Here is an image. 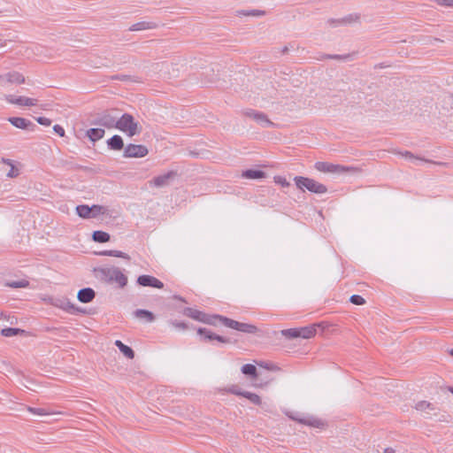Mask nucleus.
Wrapping results in <instances>:
<instances>
[{"instance_id":"37","label":"nucleus","mask_w":453,"mask_h":453,"mask_svg":"<svg viewBox=\"0 0 453 453\" xmlns=\"http://www.w3.org/2000/svg\"><path fill=\"white\" fill-rule=\"evenodd\" d=\"M360 15L357 13H350L341 19V22L344 25L359 21Z\"/></svg>"},{"instance_id":"24","label":"nucleus","mask_w":453,"mask_h":453,"mask_svg":"<svg viewBox=\"0 0 453 453\" xmlns=\"http://www.w3.org/2000/svg\"><path fill=\"white\" fill-rule=\"evenodd\" d=\"M96 254L99 256L115 257H120V258H124L127 260H130L129 255L123 251H120V250H104L97 252Z\"/></svg>"},{"instance_id":"53","label":"nucleus","mask_w":453,"mask_h":453,"mask_svg":"<svg viewBox=\"0 0 453 453\" xmlns=\"http://www.w3.org/2000/svg\"><path fill=\"white\" fill-rule=\"evenodd\" d=\"M0 320H10V316L4 313L3 311H0Z\"/></svg>"},{"instance_id":"30","label":"nucleus","mask_w":453,"mask_h":453,"mask_svg":"<svg viewBox=\"0 0 453 453\" xmlns=\"http://www.w3.org/2000/svg\"><path fill=\"white\" fill-rule=\"evenodd\" d=\"M298 330L300 332L299 338L310 339L316 334V328L314 327V326L298 327Z\"/></svg>"},{"instance_id":"18","label":"nucleus","mask_w":453,"mask_h":453,"mask_svg":"<svg viewBox=\"0 0 453 453\" xmlns=\"http://www.w3.org/2000/svg\"><path fill=\"white\" fill-rule=\"evenodd\" d=\"M184 316L189 317L195 320L202 322L204 318L205 313L203 311H198L196 309L191 307H186L182 311Z\"/></svg>"},{"instance_id":"17","label":"nucleus","mask_w":453,"mask_h":453,"mask_svg":"<svg viewBox=\"0 0 453 453\" xmlns=\"http://www.w3.org/2000/svg\"><path fill=\"white\" fill-rule=\"evenodd\" d=\"M157 27V24L152 21H140L137 23L133 24L129 27V31H142V30H149V29H154Z\"/></svg>"},{"instance_id":"59","label":"nucleus","mask_w":453,"mask_h":453,"mask_svg":"<svg viewBox=\"0 0 453 453\" xmlns=\"http://www.w3.org/2000/svg\"><path fill=\"white\" fill-rule=\"evenodd\" d=\"M379 67L382 68L384 67V65H382L381 64L379 65Z\"/></svg>"},{"instance_id":"3","label":"nucleus","mask_w":453,"mask_h":453,"mask_svg":"<svg viewBox=\"0 0 453 453\" xmlns=\"http://www.w3.org/2000/svg\"><path fill=\"white\" fill-rule=\"evenodd\" d=\"M294 181L296 186L302 191L307 189L308 191L314 194H325L327 192V188L326 185L308 177L296 176L294 178Z\"/></svg>"},{"instance_id":"22","label":"nucleus","mask_w":453,"mask_h":453,"mask_svg":"<svg viewBox=\"0 0 453 453\" xmlns=\"http://www.w3.org/2000/svg\"><path fill=\"white\" fill-rule=\"evenodd\" d=\"M27 332L24 329L17 327H5L1 330V335L4 337H13L17 335H25Z\"/></svg>"},{"instance_id":"21","label":"nucleus","mask_w":453,"mask_h":453,"mask_svg":"<svg viewBox=\"0 0 453 453\" xmlns=\"http://www.w3.org/2000/svg\"><path fill=\"white\" fill-rule=\"evenodd\" d=\"M104 133L103 128H89L87 130V136L91 142H96L104 137Z\"/></svg>"},{"instance_id":"6","label":"nucleus","mask_w":453,"mask_h":453,"mask_svg":"<svg viewBox=\"0 0 453 453\" xmlns=\"http://www.w3.org/2000/svg\"><path fill=\"white\" fill-rule=\"evenodd\" d=\"M52 304L70 314L86 313L85 309L76 306L68 298H56Z\"/></svg>"},{"instance_id":"14","label":"nucleus","mask_w":453,"mask_h":453,"mask_svg":"<svg viewBox=\"0 0 453 453\" xmlns=\"http://www.w3.org/2000/svg\"><path fill=\"white\" fill-rule=\"evenodd\" d=\"M177 175L174 171H169L164 174L155 176L150 183L157 188L165 187L169 184L170 180L173 179Z\"/></svg>"},{"instance_id":"43","label":"nucleus","mask_w":453,"mask_h":453,"mask_svg":"<svg viewBox=\"0 0 453 453\" xmlns=\"http://www.w3.org/2000/svg\"><path fill=\"white\" fill-rule=\"evenodd\" d=\"M169 324L179 330H186L188 327V324L183 321L170 320Z\"/></svg>"},{"instance_id":"39","label":"nucleus","mask_w":453,"mask_h":453,"mask_svg":"<svg viewBox=\"0 0 453 453\" xmlns=\"http://www.w3.org/2000/svg\"><path fill=\"white\" fill-rule=\"evenodd\" d=\"M91 209V218H96L100 214H104L107 211V209L104 206L94 204L90 206Z\"/></svg>"},{"instance_id":"51","label":"nucleus","mask_w":453,"mask_h":453,"mask_svg":"<svg viewBox=\"0 0 453 453\" xmlns=\"http://www.w3.org/2000/svg\"><path fill=\"white\" fill-rule=\"evenodd\" d=\"M53 130L56 134H58L60 137L65 136V129L60 125H55L53 126Z\"/></svg>"},{"instance_id":"35","label":"nucleus","mask_w":453,"mask_h":453,"mask_svg":"<svg viewBox=\"0 0 453 453\" xmlns=\"http://www.w3.org/2000/svg\"><path fill=\"white\" fill-rule=\"evenodd\" d=\"M242 396L249 399L252 403L256 405H260L262 403L260 396L255 393L243 391Z\"/></svg>"},{"instance_id":"7","label":"nucleus","mask_w":453,"mask_h":453,"mask_svg":"<svg viewBox=\"0 0 453 453\" xmlns=\"http://www.w3.org/2000/svg\"><path fill=\"white\" fill-rule=\"evenodd\" d=\"M149 150L145 145L130 143L124 149L123 157H143L147 156Z\"/></svg>"},{"instance_id":"29","label":"nucleus","mask_w":453,"mask_h":453,"mask_svg":"<svg viewBox=\"0 0 453 453\" xmlns=\"http://www.w3.org/2000/svg\"><path fill=\"white\" fill-rule=\"evenodd\" d=\"M415 409L419 411H425L427 414H430V411H434L436 410L435 406L426 401H419L416 403Z\"/></svg>"},{"instance_id":"36","label":"nucleus","mask_w":453,"mask_h":453,"mask_svg":"<svg viewBox=\"0 0 453 453\" xmlns=\"http://www.w3.org/2000/svg\"><path fill=\"white\" fill-rule=\"evenodd\" d=\"M27 411L30 413L38 416H46L53 413L52 411L46 408L27 407Z\"/></svg>"},{"instance_id":"34","label":"nucleus","mask_w":453,"mask_h":453,"mask_svg":"<svg viewBox=\"0 0 453 453\" xmlns=\"http://www.w3.org/2000/svg\"><path fill=\"white\" fill-rule=\"evenodd\" d=\"M280 334L288 340L296 339L300 337V332L298 328L284 329L281 330Z\"/></svg>"},{"instance_id":"27","label":"nucleus","mask_w":453,"mask_h":453,"mask_svg":"<svg viewBox=\"0 0 453 453\" xmlns=\"http://www.w3.org/2000/svg\"><path fill=\"white\" fill-rule=\"evenodd\" d=\"M134 316L138 319H145L148 322L154 321L156 318L152 311L144 309H137L134 311Z\"/></svg>"},{"instance_id":"26","label":"nucleus","mask_w":453,"mask_h":453,"mask_svg":"<svg viewBox=\"0 0 453 453\" xmlns=\"http://www.w3.org/2000/svg\"><path fill=\"white\" fill-rule=\"evenodd\" d=\"M111 239L110 234L107 232L96 230L92 234V240L96 242L104 243L109 242Z\"/></svg>"},{"instance_id":"32","label":"nucleus","mask_w":453,"mask_h":453,"mask_svg":"<svg viewBox=\"0 0 453 453\" xmlns=\"http://www.w3.org/2000/svg\"><path fill=\"white\" fill-rule=\"evenodd\" d=\"M399 154L401 156L410 159V160L431 163V164H435V165H442V163H437V162H434V161H432V160H429V159H426L424 157H420L415 156L413 153H411V151H408V150H406L404 152H399Z\"/></svg>"},{"instance_id":"44","label":"nucleus","mask_w":453,"mask_h":453,"mask_svg":"<svg viewBox=\"0 0 453 453\" xmlns=\"http://www.w3.org/2000/svg\"><path fill=\"white\" fill-rule=\"evenodd\" d=\"M226 391L233 395H241V396H242V394H243V390H242L238 385H232V386L228 387Z\"/></svg>"},{"instance_id":"38","label":"nucleus","mask_w":453,"mask_h":453,"mask_svg":"<svg viewBox=\"0 0 453 453\" xmlns=\"http://www.w3.org/2000/svg\"><path fill=\"white\" fill-rule=\"evenodd\" d=\"M6 285L12 288H21L28 287L29 281L27 280H12V281L7 282Z\"/></svg>"},{"instance_id":"20","label":"nucleus","mask_w":453,"mask_h":453,"mask_svg":"<svg viewBox=\"0 0 453 453\" xmlns=\"http://www.w3.org/2000/svg\"><path fill=\"white\" fill-rule=\"evenodd\" d=\"M115 346L127 358L133 359L134 357V349L131 347L124 344L120 340H116L115 341Z\"/></svg>"},{"instance_id":"2","label":"nucleus","mask_w":453,"mask_h":453,"mask_svg":"<svg viewBox=\"0 0 453 453\" xmlns=\"http://www.w3.org/2000/svg\"><path fill=\"white\" fill-rule=\"evenodd\" d=\"M117 129L127 133L129 137H132L142 132V126L139 122L135 121L133 115L124 113L119 119H118Z\"/></svg>"},{"instance_id":"46","label":"nucleus","mask_w":453,"mask_h":453,"mask_svg":"<svg viewBox=\"0 0 453 453\" xmlns=\"http://www.w3.org/2000/svg\"><path fill=\"white\" fill-rule=\"evenodd\" d=\"M6 175L9 178H16L19 175V170L12 164Z\"/></svg>"},{"instance_id":"13","label":"nucleus","mask_w":453,"mask_h":453,"mask_svg":"<svg viewBox=\"0 0 453 453\" xmlns=\"http://www.w3.org/2000/svg\"><path fill=\"white\" fill-rule=\"evenodd\" d=\"M8 121L17 128L25 129V130H35L36 128V125L34 124L27 119L21 117H11L8 119Z\"/></svg>"},{"instance_id":"4","label":"nucleus","mask_w":453,"mask_h":453,"mask_svg":"<svg viewBox=\"0 0 453 453\" xmlns=\"http://www.w3.org/2000/svg\"><path fill=\"white\" fill-rule=\"evenodd\" d=\"M314 168L321 173H344L349 171L354 170L353 167L344 166L341 165H334L328 162L319 161L314 165Z\"/></svg>"},{"instance_id":"45","label":"nucleus","mask_w":453,"mask_h":453,"mask_svg":"<svg viewBox=\"0 0 453 453\" xmlns=\"http://www.w3.org/2000/svg\"><path fill=\"white\" fill-rule=\"evenodd\" d=\"M111 80L121 81H135V80H134L130 75H127V74L113 75V76H111Z\"/></svg>"},{"instance_id":"12","label":"nucleus","mask_w":453,"mask_h":453,"mask_svg":"<svg viewBox=\"0 0 453 453\" xmlns=\"http://www.w3.org/2000/svg\"><path fill=\"white\" fill-rule=\"evenodd\" d=\"M5 100L12 104L20 106H35L37 104V99L26 97V96H15L13 95L5 96Z\"/></svg>"},{"instance_id":"49","label":"nucleus","mask_w":453,"mask_h":453,"mask_svg":"<svg viewBox=\"0 0 453 453\" xmlns=\"http://www.w3.org/2000/svg\"><path fill=\"white\" fill-rule=\"evenodd\" d=\"M327 24L333 27L343 26V24L341 22V19H329L327 20Z\"/></svg>"},{"instance_id":"8","label":"nucleus","mask_w":453,"mask_h":453,"mask_svg":"<svg viewBox=\"0 0 453 453\" xmlns=\"http://www.w3.org/2000/svg\"><path fill=\"white\" fill-rule=\"evenodd\" d=\"M244 115L254 119L257 124L263 127H273L274 123L272 122L266 114L257 111L253 109H249L244 111Z\"/></svg>"},{"instance_id":"56","label":"nucleus","mask_w":453,"mask_h":453,"mask_svg":"<svg viewBox=\"0 0 453 453\" xmlns=\"http://www.w3.org/2000/svg\"><path fill=\"white\" fill-rule=\"evenodd\" d=\"M449 99H450V101L452 102V104H453V94L449 96Z\"/></svg>"},{"instance_id":"54","label":"nucleus","mask_w":453,"mask_h":453,"mask_svg":"<svg viewBox=\"0 0 453 453\" xmlns=\"http://www.w3.org/2000/svg\"><path fill=\"white\" fill-rule=\"evenodd\" d=\"M384 453H395V449L393 448L388 447L384 449Z\"/></svg>"},{"instance_id":"52","label":"nucleus","mask_w":453,"mask_h":453,"mask_svg":"<svg viewBox=\"0 0 453 453\" xmlns=\"http://www.w3.org/2000/svg\"><path fill=\"white\" fill-rule=\"evenodd\" d=\"M1 162L7 165H10V166L13 164V161L12 159L5 158V157H2Z\"/></svg>"},{"instance_id":"40","label":"nucleus","mask_w":453,"mask_h":453,"mask_svg":"<svg viewBox=\"0 0 453 453\" xmlns=\"http://www.w3.org/2000/svg\"><path fill=\"white\" fill-rule=\"evenodd\" d=\"M350 58L349 54H324L320 59H335V60H348Z\"/></svg>"},{"instance_id":"25","label":"nucleus","mask_w":453,"mask_h":453,"mask_svg":"<svg viewBox=\"0 0 453 453\" xmlns=\"http://www.w3.org/2000/svg\"><path fill=\"white\" fill-rule=\"evenodd\" d=\"M224 319H228L227 317L222 316V315H208L205 313L204 318L202 322L208 324V325H213L215 326L218 321H219L222 325L225 326V320Z\"/></svg>"},{"instance_id":"41","label":"nucleus","mask_w":453,"mask_h":453,"mask_svg":"<svg viewBox=\"0 0 453 453\" xmlns=\"http://www.w3.org/2000/svg\"><path fill=\"white\" fill-rule=\"evenodd\" d=\"M242 14H243L244 16L260 17V16H265L266 14V12L263 11V10H256L255 9V10H250V11H242Z\"/></svg>"},{"instance_id":"57","label":"nucleus","mask_w":453,"mask_h":453,"mask_svg":"<svg viewBox=\"0 0 453 453\" xmlns=\"http://www.w3.org/2000/svg\"><path fill=\"white\" fill-rule=\"evenodd\" d=\"M283 52H286L288 51V48L287 47H284L283 50H282Z\"/></svg>"},{"instance_id":"16","label":"nucleus","mask_w":453,"mask_h":453,"mask_svg":"<svg viewBox=\"0 0 453 453\" xmlns=\"http://www.w3.org/2000/svg\"><path fill=\"white\" fill-rule=\"evenodd\" d=\"M107 146L112 150H121L124 148V142L120 135L114 134L107 140Z\"/></svg>"},{"instance_id":"47","label":"nucleus","mask_w":453,"mask_h":453,"mask_svg":"<svg viewBox=\"0 0 453 453\" xmlns=\"http://www.w3.org/2000/svg\"><path fill=\"white\" fill-rule=\"evenodd\" d=\"M274 181L277 184H280L282 187H288L289 186V182L286 180V178H284L282 176H275L274 177Z\"/></svg>"},{"instance_id":"5","label":"nucleus","mask_w":453,"mask_h":453,"mask_svg":"<svg viewBox=\"0 0 453 453\" xmlns=\"http://www.w3.org/2000/svg\"><path fill=\"white\" fill-rule=\"evenodd\" d=\"M224 320L225 326L235 329L239 332L250 334H256L258 332V328L255 325L239 322L229 318L224 319Z\"/></svg>"},{"instance_id":"11","label":"nucleus","mask_w":453,"mask_h":453,"mask_svg":"<svg viewBox=\"0 0 453 453\" xmlns=\"http://www.w3.org/2000/svg\"><path fill=\"white\" fill-rule=\"evenodd\" d=\"M197 334L201 336L202 340H203L205 342L216 340L222 343H230L231 342L230 338H226V337L219 335L204 327H199L197 329Z\"/></svg>"},{"instance_id":"48","label":"nucleus","mask_w":453,"mask_h":453,"mask_svg":"<svg viewBox=\"0 0 453 453\" xmlns=\"http://www.w3.org/2000/svg\"><path fill=\"white\" fill-rule=\"evenodd\" d=\"M36 121L40 125L45 126V127H49L51 124V120L46 117H38V118H36Z\"/></svg>"},{"instance_id":"33","label":"nucleus","mask_w":453,"mask_h":453,"mask_svg":"<svg viewBox=\"0 0 453 453\" xmlns=\"http://www.w3.org/2000/svg\"><path fill=\"white\" fill-rule=\"evenodd\" d=\"M76 213L82 219H91V209L87 204L77 205Z\"/></svg>"},{"instance_id":"10","label":"nucleus","mask_w":453,"mask_h":453,"mask_svg":"<svg viewBox=\"0 0 453 453\" xmlns=\"http://www.w3.org/2000/svg\"><path fill=\"white\" fill-rule=\"evenodd\" d=\"M137 284L142 287H150L161 289L164 288V283L154 276L142 274L137 278Z\"/></svg>"},{"instance_id":"28","label":"nucleus","mask_w":453,"mask_h":453,"mask_svg":"<svg viewBox=\"0 0 453 453\" xmlns=\"http://www.w3.org/2000/svg\"><path fill=\"white\" fill-rule=\"evenodd\" d=\"M298 421L302 424H304V425H307V426H310L312 427L320 428V427L324 426V422L321 419H319V418H316L313 417L300 418V419H298Z\"/></svg>"},{"instance_id":"58","label":"nucleus","mask_w":453,"mask_h":453,"mask_svg":"<svg viewBox=\"0 0 453 453\" xmlns=\"http://www.w3.org/2000/svg\"><path fill=\"white\" fill-rule=\"evenodd\" d=\"M449 354L453 357V349L449 350Z\"/></svg>"},{"instance_id":"55","label":"nucleus","mask_w":453,"mask_h":453,"mask_svg":"<svg viewBox=\"0 0 453 453\" xmlns=\"http://www.w3.org/2000/svg\"><path fill=\"white\" fill-rule=\"evenodd\" d=\"M175 298H177V299H179V300H181V301L185 302V301H184V299H183L181 296H175Z\"/></svg>"},{"instance_id":"50","label":"nucleus","mask_w":453,"mask_h":453,"mask_svg":"<svg viewBox=\"0 0 453 453\" xmlns=\"http://www.w3.org/2000/svg\"><path fill=\"white\" fill-rule=\"evenodd\" d=\"M437 4L446 7H453V0H435Z\"/></svg>"},{"instance_id":"42","label":"nucleus","mask_w":453,"mask_h":453,"mask_svg":"<svg viewBox=\"0 0 453 453\" xmlns=\"http://www.w3.org/2000/svg\"><path fill=\"white\" fill-rule=\"evenodd\" d=\"M349 302L356 305H362L365 303V298L360 295H352L349 297Z\"/></svg>"},{"instance_id":"31","label":"nucleus","mask_w":453,"mask_h":453,"mask_svg":"<svg viewBox=\"0 0 453 453\" xmlns=\"http://www.w3.org/2000/svg\"><path fill=\"white\" fill-rule=\"evenodd\" d=\"M242 372L251 379H257V367L252 364H246L242 366Z\"/></svg>"},{"instance_id":"1","label":"nucleus","mask_w":453,"mask_h":453,"mask_svg":"<svg viewBox=\"0 0 453 453\" xmlns=\"http://www.w3.org/2000/svg\"><path fill=\"white\" fill-rule=\"evenodd\" d=\"M98 272L103 280L108 283L116 282L120 288H125L127 284V277L119 267L100 268Z\"/></svg>"},{"instance_id":"15","label":"nucleus","mask_w":453,"mask_h":453,"mask_svg":"<svg viewBox=\"0 0 453 453\" xmlns=\"http://www.w3.org/2000/svg\"><path fill=\"white\" fill-rule=\"evenodd\" d=\"M96 292L91 288H83L78 291L77 298L81 303H88L94 300Z\"/></svg>"},{"instance_id":"23","label":"nucleus","mask_w":453,"mask_h":453,"mask_svg":"<svg viewBox=\"0 0 453 453\" xmlns=\"http://www.w3.org/2000/svg\"><path fill=\"white\" fill-rule=\"evenodd\" d=\"M6 80L10 83L22 84L25 82V77L19 72H10L5 74Z\"/></svg>"},{"instance_id":"19","label":"nucleus","mask_w":453,"mask_h":453,"mask_svg":"<svg viewBox=\"0 0 453 453\" xmlns=\"http://www.w3.org/2000/svg\"><path fill=\"white\" fill-rule=\"evenodd\" d=\"M266 173L259 169H247L242 171V177L250 180H257L265 178Z\"/></svg>"},{"instance_id":"9","label":"nucleus","mask_w":453,"mask_h":453,"mask_svg":"<svg viewBox=\"0 0 453 453\" xmlns=\"http://www.w3.org/2000/svg\"><path fill=\"white\" fill-rule=\"evenodd\" d=\"M94 124L104 127L108 129L117 128L118 119L109 111H104L98 115Z\"/></svg>"}]
</instances>
